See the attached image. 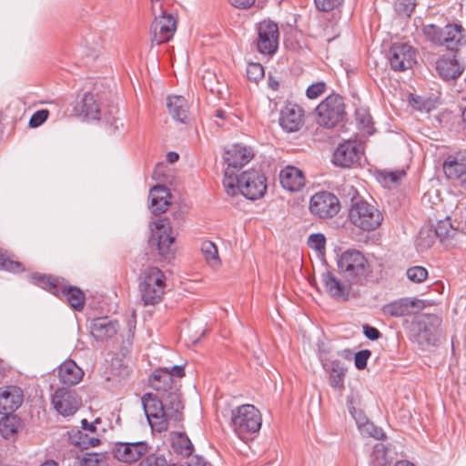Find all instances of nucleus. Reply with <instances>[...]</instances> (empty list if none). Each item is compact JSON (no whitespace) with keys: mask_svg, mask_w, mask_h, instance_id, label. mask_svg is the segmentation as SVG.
<instances>
[{"mask_svg":"<svg viewBox=\"0 0 466 466\" xmlns=\"http://www.w3.org/2000/svg\"><path fill=\"white\" fill-rule=\"evenodd\" d=\"M279 124L287 132L298 131L303 124V110L296 104H288L280 111Z\"/></svg>","mask_w":466,"mask_h":466,"instance_id":"nucleus-22","label":"nucleus"},{"mask_svg":"<svg viewBox=\"0 0 466 466\" xmlns=\"http://www.w3.org/2000/svg\"><path fill=\"white\" fill-rule=\"evenodd\" d=\"M0 269L10 272L23 271V265L18 262L6 258L5 255L0 254Z\"/></svg>","mask_w":466,"mask_h":466,"instance_id":"nucleus-45","label":"nucleus"},{"mask_svg":"<svg viewBox=\"0 0 466 466\" xmlns=\"http://www.w3.org/2000/svg\"><path fill=\"white\" fill-rule=\"evenodd\" d=\"M442 169L454 187L466 190V151L450 154L442 164Z\"/></svg>","mask_w":466,"mask_h":466,"instance_id":"nucleus-10","label":"nucleus"},{"mask_svg":"<svg viewBox=\"0 0 466 466\" xmlns=\"http://www.w3.org/2000/svg\"><path fill=\"white\" fill-rule=\"evenodd\" d=\"M167 108L171 117L180 123L188 120V105L184 96H169L167 97Z\"/></svg>","mask_w":466,"mask_h":466,"instance_id":"nucleus-28","label":"nucleus"},{"mask_svg":"<svg viewBox=\"0 0 466 466\" xmlns=\"http://www.w3.org/2000/svg\"><path fill=\"white\" fill-rule=\"evenodd\" d=\"M463 28L460 25H447L441 28L436 25H426L422 28L424 35L432 43L445 46L449 50H456L464 42Z\"/></svg>","mask_w":466,"mask_h":466,"instance_id":"nucleus-6","label":"nucleus"},{"mask_svg":"<svg viewBox=\"0 0 466 466\" xmlns=\"http://www.w3.org/2000/svg\"><path fill=\"white\" fill-rule=\"evenodd\" d=\"M143 406L147 418L152 427H156L157 431L167 429V416L164 408L162 400L153 398L151 394L143 399Z\"/></svg>","mask_w":466,"mask_h":466,"instance_id":"nucleus-15","label":"nucleus"},{"mask_svg":"<svg viewBox=\"0 0 466 466\" xmlns=\"http://www.w3.org/2000/svg\"><path fill=\"white\" fill-rule=\"evenodd\" d=\"M258 37L257 49L263 55L272 56L278 50L279 31L276 23L270 20H263L256 25Z\"/></svg>","mask_w":466,"mask_h":466,"instance_id":"nucleus-11","label":"nucleus"},{"mask_svg":"<svg viewBox=\"0 0 466 466\" xmlns=\"http://www.w3.org/2000/svg\"><path fill=\"white\" fill-rule=\"evenodd\" d=\"M262 418L259 410L251 404H244L231 411L230 425L241 439L247 434L258 432L261 428Z\"/></svg>","mask_w":466,"mask_h":466,"instance_id":"nucleus-3","label":"nucleus"},{"mask_svg":"<svg viewBox=\"0 0 466 466\" xmlns=\"http://www.w3.org/2000/svg\"><path fill=\"white\" fill-rule=\"evenodd\" d=\"M317 122L319 126L331 128L343 117L344 102L339 95H330L316 108Z\"/></svg>","mask_w":466,"mask_h":466,"instance_id":"nucleus-9","label":"nucleus"},{"mask_svg":"<svg viewBox=\"0 0 466 466\" xmlns=\"http://www.w3.org/2000/svg\"><path fill=\"white\" fill-rule=\"evenodd\" d=\"M407 278L415 283L423 282L428 277V270L421 266H414L407 269Z\"/></svg>","mask_w":466,"mask_h":466,"instance_id":"nucleus-40","label":"nucleus"},{"mask_svg":"<svg viewBox=\"0 0 466 466\" xmlns=\"http://www.w3.org/2000/svg\"><path fill=\"white\" fill-rule=\"evenodd\" d=\"M339 355H340L341 357L347 359V360H350L351 359V355H352V352L349 350H342L340 352H339Z\"/></svg>","mask_w":466,"mask_h":466,"instance_id":"nucleus-61","label":"nucleus"},{"mask_svg":"<svg viewBox=\"0 0 466 466\" xmlns=\"http://www.w3.org/2000/svg\"><path fill=\"white\" fill-rule=\"evenodd\" d=\"M357 118L358 120L365 127H369L371 123V117L370 116L367 115L366 113L357 112Z\"/></svg>","mask_w":466,"mask_h":466,"instance_id":"nucleus-56","label":"nucleus"},{"mask_svg":"<svg viewBox=\"0 0 466 466\" xmlns=\"http://www.w3.org/2000/svg\"><path fill=\"white\" fill-rule=\"evenodd\" d=\"M33 279L35 280V283L49 291L55 293L56 290V279L52 277H47L46 275H35Z\"/></svg>","mask_w":466,"mask_h":466,"instance_id":"nucleus-43","label":"nucleus"},{"mask_svg":"<svg viewBox=\"0 0 466 466\" xmlns=\"http://www.w3.org/2000/svg\"><path fill=\"white\" fill-rule=\"evenodd\" d=\"M83 375L82 369L72 360H67L59 366L58 377L63 384L76 385L82 380Z\"/></svg>","mask_w":466,"mask_h":466,"instance_id":"nucleus-29","label":"nucleus"},{"mask_svg":"<svg viewBox=\"0 0 466 466\" xmlns=\"http://www.w3.org/2000/svg\"><path fill=\"white\" fill-rule=\"evenodd\" d=\"M146 441L118 442L113 449L114 457L123 462L132 463L138 461L148 451Z\"/></svg>","mask_w":466,"mask_h":466,"instance_id":"nucleus-18","label":"nucleus"},{"mask_svg":"<svg viewBox=\"0 0 466 466\" xmlns=\"http://www.w3.org/2000/svg\"><path fill=\"white\" fill-rule=\"evenodd\" d=\"M318 9L321 11H330L339 6L343 0H314Z\"/></svg>","mask_w":466,"mask_h":466,"instance_id":"nucleus-52","label":"nucleus"},{"mask_svg":"<svg viewBox=\"0 0 466 466\" xmlns=\"http://www.w3.org/2000/svg\"><path fill=\"white\" fill-rule=\"evenodd\" d=\"M179 156L176 152H169L167 155V159L169 163H175L178 160Z\"/></svg>","mask_w":466,"mask_h":466,"instance_id":"nucleus-58","label":"nucleus"},{"mask_svg":"<svg viewBox=\"0 0 466 466\" xmlns=\"http://www.w3.org/2000/svg\"><path fill=\"white\" fill-rule=\"evenodd\" d=\"M253 157L251 150L241 145H233L225 152V161L228 167L225 170L223 185L230 196L236 195L235 177L236 173Z\"/></svg>","mask_w":466,"mask_h":466,"instance_id":"nucleus-2","label":"nucleus"},{"mask_svg":"<svg viewBox=\"0 0 466 466\" xmlns=\"http://www.w3.org/2000/svg\"><path fill=\"white\" fill-rule=\"evenodd\" d=\"M176 237L173 235L172 228L167 218H160L155 222V226L151 228V236L149 238V246L156 248L160 257L165 259L174 258Z\"/></svg>","mask_w":466,"mask_h":466,"instance_id":"nucleus-7","label":"nucleus"},{"mask_svg":"<svg viewBox=\"0 0 466 466\" xmlns=\"http://www.w3.org/2000/svg\"><path fill=\"white\" fill-rule=\"evenodd\" d=\"M394 466H414V464L406 461H400L396 462Z\"/></svg>","mask_w":466,"mask_h":466,"instance_id":"nucleus-64","label":"nucleus"},{"mask_svg":"<svg viewBox=\"0 0 466 466\" xmlns=\"http://www.w3.org/2000/svg\"><path fill=\"white\" fill-rule=\"evenodd\" d=\"M166 464L167 461L164 456L152 453L142 460L139 466H166Z\"/></svg>","mask_w":466,"mask_h":466,"instance_id":"nucleus-47","label":"nucleus"},{"mask_svg":"<svg viewBox=\"0 0 466 466\" xmlns=\"http://www.w3.org/2000/svg\"><path fill=\"white\" fill-rule=\"evenodd\" d=\"M236 193L239 191L245 198L256 200L264 196L267 190L265 177L256 169H250L235 177Z\"/></svg>","mask_w":466,"mask_h":466,"instance_id":"nucleus-8","label":"nucleus"},{"mask_svg":"<svg viewBox=\"0 0 466 466\" xmlns=\"http://www.w3.org/2000/svg\"><path fill=\"white\" fill-rule=\"evenodd\" d=\"M52 403L59 414L70 416L78 410L81 400L75 390L60 388L56 390Z\"/></svg>","mask_w":466,"mask_h":466,"instance_id":"nucleus-16","label":"nucleus"},{"mask_svg":"<svg viewBox=\"0 0 466 466\" xmlns=\"http://www.w3.org/2000/svg\"><path fill=\"white\" fill-rule=\"evenodd\" d=\"M201 251L209 266L216 268L220 265L218 251L213 242L209 240L202 242Z\"/></svg>","mask_w":466,"mask_h":466,"instance_id":"nucleus-36","label":"nucleus"},{"mask_svg":"<svg viewBox=\"0 0 466 466\" xmlns=\"http://www.w3.org/2000/svg\"><path fill=\"white\" fill-rule=\"evenodd\" d=\"M176 20L172 15L156 17L151 25L152 41L157 45L170 40L176 31Z\"/></svg>","mask_w":466,"mask_h":466,"instance_id":"nucleus-19","label":"nucleus"},{"mask_svg":"<svg viewBox=\"0 0 466 466\" xmlns=\"http://www.w3.org/2000/svg\"><path fill=\"white\" fill-rule=\"evenodd\" d=\"M193 466H211L208 462L201 460L197 459V461L194 462Z\"/></svg>","mask_w":466,"mask_h":466,"instance_id":"nucleus-62","label":"nucleus"},{"mask_svg":"<svg viewBox=\"0 0 466 466\" xmlns=\"http://www.w3.org/2000/svg\"><path fill=\"white\" fill-rule=\"evenodd\" d=\"M106 121L113 133H116L124 128V123L119 116H114L112 112L108 116H106Z\"/></svg>","mask_w":466,"mask_h":466,"instance_id":"nucleus-51","label":"nucleus"},{"mask_svg":"<svg viewBox=\"0 0 466 466\" xmlns=\"http://www.w3.org/2000/svg\"><path fill=\"white\" fill-rule=\"evenodd\" d=\"M363 332L364 335L371 340H376L380 337V332L379 329L368 324L363 326Z\"/></svg>","mask_w":466,"mask_h":466,"instance_id":"nucleus-54","label":"nucleus"},{"mask_svg":"<svg viewBox=\"0 0 466 466\" xmlns=\"http://www.w3.org/2000/svg\"><path fill=\"white\" fill-rule=\"evenodd\" d=\"M80 113L86 118L98 119L100 108L96 102V96L91 93H86L80 103Z\"/></svg>","mask_w":466,"mask_h":466,"instance_id":"nucleus-32","label":"nucleus"},{"mask_svg":"<svg viewBox=\"0 0 466 466\" xmlns=\"http://www.w3.org/2000/svg\"><path fill=\"white\" fill-rule=\"evenodd\" d=\"M455 232L456 229L452 227L450 218L438 221L435 227V235L441 240L453 237Z\"/></svg>","mask_w":466,"mask_h":466,"instance_id":"nucleus-37","label":"nucleus"},{"mask_svg":"<svg viewBox=\"0 0 466 466\" xmlns=\"http://www.w3.org/2000/svg\"><path fill=\"white\" fill-rule=\"evenodd\" d=\"M81 466H105V461L100 454L90 453L82 460Z\"/></svg>","mask_w":466,"mask_h":466,"instance_id":"nucleus-50","label":"nucleus"},{"mask_svg":"<svg viewBox=\"0 0 466 466\" xmlns=\"http://www.w3.org/2000/svg\"><path fill=\"white\" fill-rule=\"evenodd\" d=\"M82 425L85 432L94 433L96 427L93 424L88 423V421L86 419L82 420Z\"/></svg>","mask_w":466,"mask_h":466,"instance_id":"nucleus-57","label":"nucleus"},{"mask_svg":"<svg viewBox=\"0 0 466 466\" xmlns=\"http://www.w3.org/2000/svg\"><path fill=\"white\" fill-rule=\"evenodd\" d=\"M139 292L145 305L157 304L164 294L166 278L156 267H148L139 276Z\"/></svg>","mask_w":466,"mask_h":466,"instance_id":"nucleus-1","label":"nucleus"},{"mask_svg":"<svg viewBox=\"0 0 466 466\" xmlns=\"http://www.w3.org/2000/svg\"><path fill=\"white\" fill-rule=\"evenodd\" d=\"M362 155V148L357 141L348 140L340 143L336 148L332 162L339 167H350L359 162Z\"/></svg>","mask_w":466,"mask_h":466,"instance_id":"nucleus-17","label":"nucleus"},{"mask_svg":"<svg viewBox=\"0 0 466 466\" xmlns=\"http://www.w3.org/2000/svg\"><path fill=\"white\" fill-rule=\"evenodd\" d=\"M23 402V392L15 386L0 389V414L11 415Z\"/></svg>","mask_w":466,"mask_h":466,"instance_id":"nucleus-21","label":"nucleus"},{"mask_svg":"<svg viewBox=\"0 0 466 466\" xmlns=\"http://www.w3.org/2000/svg\"><path fill=\"white\" fill-rule=\"evenodd\" d=\"M321 280L326 292L337 300H347L350 289V283L341 282L332 272L326 270L321 274Z\"/></svg>","mask_w":466,"mask_h":466,"instance_id":"nucleus-23","label":"nucleus"},{"mask_svg":"<svg viewBox=\"0 0 466 466\" xmlns=\"http://www.w3.org/2000/svg\"><path fill=\"white\" fill-rule=\"evenodd\" d=\"M420 303L421 300H413L404 298L385 305L382 310L385 315L390 317H402L409 315L410 313V309Z\"/></svg>","mask_w":466,"mask_h":466,"instance_id":"nucleus-30","label":"nucleus"},{"mask_svg":"<svg viewBox=\"0 0 466 466\" xmlns=\"http://www.w3.org/2000/svg\"><path fill=\"white\" fill-rule=\"evenodd\" d=\"M150 209L153 214H161L167 210L170 205L171 193L162 185L154 186L149 192Z\"/></svg>","mask_w":466,"mask_h":466,"instance_id":"nucleus-25","label":"nucleus"},{"mask_svg":"<svg viewBox=\"0 0 466 466\" xmlns=\"http://www.w3.org/2000/svg\"><path fill=\"white\" fill-rule=\"evenodd\" d=\"M6 376V368L5 366V363L3 360H0V382L3 381V380Z\"/></svg>","mask_w":466,"mask_h":466,"instance_id":"nucleus-59","label":"nucleus"},{"mask_svg":"<svg viewBox=\"0 0 466 466\" xmlns=\"http://www.w3.org/2000/svg\"><path fill=\"white\" fill-rule=\"evenodd\" d=\"M49 111L47 109H41L35 112L29 120V127L34 128L38 127L47 119Z\"/></svg>","mask_w":466,"mask_h":466,"instance_id":"nucleus-48","label":"nucleus"},{"mask_svg":"<svg viewBox=\"0 0 466 466\" xmlns=\"http://www.w3.org/2000/svg\"><path fill=\"white\" fill-rule=\"evenodd\" d=\"M185 375L184 371V366L182 365H175L171 367L170 370L166 368L165 370H161L160 372H156L153 375V380L151 382H156L157 384H160L161 382L164 383V385L170 386L172 385L173 376L181 378Z\"/></svg>","mask_w":466,"mask_h":466,"instance_id":"nucleus-33","label":"nucleus"},{"mask_svg":"<svg viewBox=\"0 0 466 466\" xmlns=\"http://www.w3.org/2000/svg\"><path fill=\"white\" fill-rule=\"evenodd\" d=\"M340 209L339 198L332 193L322 191L313 195L309 201V210L319 218L336 216Z\"/></svg>","mask_w":466,"mask_h":466,"instance_id":"nucleus-12","label":"nucleus"},{"mask_svg":"<svg viewBox=\"0 0 466 466\" xmlns=\"http://www.w3.org/2000/svg\"><path fill=\"white\" fill-rule=\"evenodd\" d=\"M5 416V418H4L0 422V431L3 432L4 435L16 432L18 422L16 417H10L9 415Z\"/></svg>","mask_w":466,"mask_h":466,"instance_id":"nucleus-44","label":"nucleus"},{"mask_svg":"<svg viewBox=\"0 0 466 466\" xmlns=\"http://www.w3.org/2000/svg\"><path fill=\"white\" fill-rule=\"evenodd\" d=\"M174 445L177 446L178 452L184 456H189L193 451V444L191 443L188 437L183 433H179L177 435Z\"/></svg>","mask_w":466,"mask_h":466,"instance_id":"nucleus-39","label":"nucleus"},{"mask_svg":"<svg viewBox=\"0 0 466 466\" xmlns=\"http://www.w3.org/2000/svg\"><path fill=\"white\" fill-rule=\"evenodd\" d=\"M435 69L445 81L458 78L463 72L462 66L455 58L441 57L436 62Z\"/></svg>","mask_w":466,"mask_h":466,"instance_id":"nucleus-27","label":"nucleus"},{"mask_svg":"<svg viewBox=\"0 0 466 466\" xmlns=\"http://www.w3.org/2000/svg\"><path fill=\"white\" fill-rule=\"evenodd\" d=\"M360 430L363 433H366L376 440H382L385 436L383 431L380 428L376 427L372 422L367 421L360 426Z\"/></svg>","mask_w":466,"mask_h":466,"instance_id":"nucleus-46","label":"nucleus"},{"mask_svg":"<svg viewBox=\"0 0 466 466\" xmlns=\"http://www.w3.org/2000/svg\"><path fill=\"white\" fill-rule=\"evenodd\" d=\"M398 4L399 5H404L406 6H408L409 5H412L409 11L411 12L413 10V7H414V3L412 2V0H398ZM406 11L408 12V8L406 9Z\"/></svg>","mask_w":466,"mask_h":466,"instance_id":"nucleus-60","label":"nucleus"},{"mask_svg":"<svg viewBox=\"0 0 466 466\" xmlns=\"http://www.w3.org/2000/svg\"><path fill=\"white\" fill-rule=\"evenodd\" d=\"M248 78L258 82L264 77V67L259 63H249L247 66Z\"/></svg>","mask_w":466,"mask_h":466,"instance_id":"nucleus-42","label":"nucleus"},{"mask_svg":"<svg viewBox=\"0 0 466 466\" xmlns=\"http://www.w3.org/2000/svg\"><path fill=\"white\" fill-rule=\"evenodd\" d=\"M380 175L384 185L390 187L391 185L398 183L403 177H405L406 172L403 169L383 170Z\"/></svg>","mask_w":466,"mask_h":466,"instance_id":"nucleus-38","label":"nucleus"},{"mask_svg":"<svg viewBox=\"0 0 466 466\" xmlns=\"http://www.w3.org/2000/svg\"><path fill=\"white\" fill-rule=\"evenodd\" d=\"M72 443L81 449H88L96 446L100 441L98 438L90 436L88 432L78 431L70 437Z\"/></svg>","mask_w":466,"mask_h":466,"instance_id":"nucleus-35","label":"nucleus"},{"mask_svg":"<svg viewBox=\"0 0 466 466\" xmlns=\"http://www.w3.org/2000/svg\"><path fill=\"white\" fill-rule=\"evenodd\" d=\"M279 181L285 189L291 192L300 190L305 184L302 171L295 167H287L282 169L279 174Z\"/></svg>","mask_w":466,"mask_h":466,"instance_id":"nucleus-26","label":"nucleus"},{"mask_svg":"<svg viewBox=\"0 0 466 466\" xmlns=\"http://www.w3.org/2000/svg\"><path fill=\"white\" fill-rule=\"evenodd\" d=\"M352 201L349 218L355 227L365 231H371L380 226L383 215L378 208L363 199L354 200L352 198Z\"/></svg>","mask_w":466,"mask_h":466,"instance_id":"nucleus-4","label":"nucleus"},{"mask_svg":"<svg viewBox=\"0 0 466 466\" xmlns=\"http://www.w3.org/2000/svg\"><path fill=\"white\" fill-rule=\"evenodd\" d=\"M389 60L394 71H405L415 63V50L405 43H396L389 51Z\"/></svg>","mask_w":466,"mask_h":466,"instance_id":"nucleus-14","label":"nucleus"},{"mask_svg":"<svg viewBox=\"0 0 466 466\" xmlns=\"http://www.w3.org/2000/svg\"><path fill=\"white\" fill-rule=\"evenodd\" d=\"M201 82L205 89L222 97L225 85L220 82L217 74L209 69H204L201 73Z\"/></svg>","mask_w":466,"mask_h":466,"instance_id":"nucleus-31","label":"nucleus"},{"mask_svg":"<svg viewBox=\"0 0 466 466\" xmlns=\"http://www.w3.org/2000/svg\"><path fill=\"white\" fill-rule=\"evenodd\" d=\"M118 323L108 317L95 319L91 324V334L99 341H105L112 339L117 333Z\"/></svg>","mask_w":466,"mask_h":466,"instance_id":"nucleus-24","label":"nucleus"},{"mask_svg":"<svg viewBox=\"0 0 466 466\" xmlns=\"http://www.w3.org/2000/svg\"><path fill=\"white\" fill-rule=\"evenodd\" d=\"M228 2L236 8L248 9L255 4L256 0H228Z\"/></svg>","mask_w":466,"mask_h":466,"instance_id":"nucleus-55","label":"nucleus"},{"mask_svg":"<svg viewBox=\"0 0 466 466\" xmlns=\"http://www.w3.org/2000/svg\"><path fill=\"white\" fill-rule=\"evenodd\" d=\"M321 362L323 369L329 374V383L330 387L340 391L343 390L347 372V368L344 363L334 358L322 359Z\"/></svg>","mask_w":466,"mask_h":466,"instance_id":"nucleus-20","label":"nucleus"},{"mask_svg":"<svg viewBox=\"0 0 466 466\" xmlns=\"http://www.w3.org/2000/svg\"><path fill=\"white\" fill-rule=\"evenodd\" d=\"M151 385L159 392V398L163 401L167 418L179 420L181 417L180 412L184 408L180 392L177 390H173L171 386L168 388V386H162L156 382H151Z\"/></svg>","mask_w":466,"mask_h":466,"instance_id":"nucleus-13","label":"nucleus"},{"mask_svg":"<svg viewBox=\"0 0 466 466\" xmlns=\"http://www.w3.org/2000/svg\"><path fill=\"white\" fill-rule=\"evenodd\" d=\"M325 83L319 82L310 85L307 89V96L310 99L317 98L325 91Z\"/></svg>","mask_w":466,"mask_h":466,"instance_id":"nucleus-53","label":"nucleus"},{"mask_svg":"<svg viewBox=\"0 0 466 466\" xmlns=\"http://www.w3.org/2000/svg\"><path fill=\"white\" fill-rule=\"evenodd\" d=\"M135 318L136 314L135 312H133L130 316V319L128 320V326L130 330L135 328Z\"/></svg>","mask_w":466,"mask_h":466,"instance_id":"nucleus-63","label":"nucleus"},{"mask_svg":"<svg viewBox=\"0 0 466 466\" xmlns=\"http://www.w3.org/2000/svg\"><path fill=\"white\" fill-rule=\"evenodd\" d=\"M70 306L76 309L82 310L85 305V295L82 290L76 287H68L63 290Z\"/></svg>","mask_w":466,"mask_h":466,"instance_id":"nucleus-34","label":"nucleus"},{"mask_svg":"<svg viewBox=\"0 0 466 466\" xmlns=\"http://www.w3.org/2000/svg\"><path fill=\"white\" fill-rule=\"evenodd\" d=\"M370 351L369 350H360L355 354L354 362L358 370H363L367 366V361L370 357Z\"/></svg>","mask_w":466,"mask_h":466,"instance_id":"nucleus-49","label":"nucleus"},{"mask_svg":"<svg viewBox=\"0 0 466 466\" xmlns=\"http://www.w3.org/2000/svg\"><path fill=\"white\" fill-rule=\"evenodd\" d=\"M307 243L310 248L315 249L319 253H323L325 251L326 238L321 233L309 235Z\"/></svg>","mask_w":466,"mask_h":466,"instance_id":"nucleus-41","label":"nucleus"},{"mask_svg":"<svg viewBox=\"0 0 466 466\" xmlns=\"http://www.w3.org/2000/svg\"><path fill=\"white\" fill-rule=\"evenodd\" d=\"M338 268L350 284L362 280L367 273L369 263L364 255L356 249L344 251L338 259Z\"/></svg>","mask_w":466,"mask_h":466,"instance_id":"nucleus-5","label":"nucleus"}]
</instances>
